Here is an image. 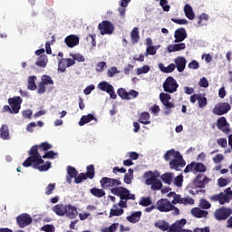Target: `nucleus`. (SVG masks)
I'll return each mask as SVG.
<instances>
[{
    "mask_svg": "<svg viewBox=\"0 0 232 232\" xmlns=\"http://www.w3.org/2000/svg\"><path fill=\"white\" fill-rule=\"evenodd\" d=\"M39 148H42L43 151H48L52 150V144L48 142H42L40 145L33 146L28 151L29 157L23 162L24 168H30L33 166L34 169H38L39 171H48L52 168V162L46 161L44 164V160L41 157L39 153ZM41 164H44L41 166Z\"/></svg>",
    "mask_w": 232,
    "mask_h": 232,
    "instance_id": "f257e3e1",
    "label": "nucleus"
},
{
    "mask_svg": "<svg viewBox=\"0 0 232 232\" xmlns=\"http://www.w3.org/2000/svg\"><path fill=\"white\" fill-rule=\"evenodd\" d=\"M163 159H165L167 161L170 160L169 168L170 169H175V171H181L182 168L186 166V160H184L182 154L175 150V149L167 150L163 156Z\"/></svg>",
    "mask_w": 232,
    "mask_h": 232,
    "instance_id": "f03ea898",
    "label": "nucleus"
},
{
    "mask_svg": "<svg viewBox=\"0 0 232 232\" xmlns=\"http://www.w3.org/2000/svg\"><path fill=\"white\" fill-rule=\"evenodd\" d=\"M145 175L146 177H150L146 179L145 184H147V186H151L150 188L153 191H160V189H162V181L157 179L158 177H160V173L157 172L155 174L153 171L150 170L146 172Z\"/></svg>",
    "mask_w": 232,
    "mask_h": 232,
    "instance_id": "7ed1b4c3",
    "label": "nucleus"
},
{
    "mask_svg": "<svg viewBox=\"0 0 232 232\" xmlns=\"http://www.w3.org/2000/svg\"><path fill=\"white\" fill-rule=\"evenodd\" d=\"M209 199L211 202H218L220 206H224V204H228L232 200V190L231 188H227L224 192L219 194H216L214 196H210Z\"/></svg>",
    "mask_w": 232,
    "mask_h": 232,
    "instance_id": "20e7f679",
    "label": "nucleus"
},
{
    "mask_svg": "<svg viewBox=\"0 0 232 232\" xmlns=\"http://www.w3.org/2000/svg\"><path fill=\"white\" fill-rule=\"evenodd\" d=\"M111 193L120 198V200H135V194H132L130 189L124 187H116L111 188Z\"/></svg>",
    "mask_w": 232,
    "mask_h": 232,
    "instance_id": "39448f33",
    "label": "nucleus"
},
{
    "mask_svg": "<svg viewBox=\"0 0 232 232\" xmlns=\"http://www.w3.org/2000/svg\"><path fill=\"white\" fill-rule=\"evenodd\" d=\"M206 173L208 171V167L202 162L192 161L190 164L187 165L184 173Z\"/></svg>",
    "mask_w": 232,
    "mask_h": 232,
    "instance_id": "423d86ee",
    "label": "nucleus"
},
{
    "mask_svg": "<svg viewBox=\"0 0 232 232\" xmlns=\"http://www.w3.org/2000/svg\"><path fill=\"white\" fill-rule=\"evenodd\" d=\"M163 90L166 93H175L179 90V83L173 76H169L163 82Z\"/></svg>",
    "mask_w": 232,
    "mask_h": 232,
    "instance_id": "0eeeda50",
    "label": "nucleus"
},
{
    "mask_svg": "<svg viewBox=\"0 0 232 232\" xmlns=\"http://www.w3.org/2000/svg\"><path fill=\"white\" fill-rule=\"evenodd\" d=\"M100 184L102 189H108V188H117V186H121L122 182L121 181V179L103 177L101 179Z\"/></svg>",
    "mask_w": 232,
    "mask_h": 232,
    "instance_id": "6e6552de",
    "label": "nucleus"
},
{
    "mask_svg": "<svg viewBox=\"0 0 232 232\" xmlns=\"http://www.w3.org/2000/svg\"><path fill=\"white\" fill-rule=\"evenodd\" d=\"M160 101L165 106L166 110H169L165 111V115H169L171 109L175 108V103L169 102L171 101V94L166 92L160 93Z\"/></svg>",
    "mask_w": 232,
    "mask_h": 232,
    "instance_id": "1a4fd4ad",
    "label": "nucleus"
},
{
    "mask_svg": "<svg viewBox=\"0 0 232 232\" xmlns=\"http://www.w3.org/2000/svg\"><path fill=\"white\" fill-rule=\"evenodd\" d=\"M156 209L160 213H169L173 209V205L169 199L160 198L156 202Z\"/></svg>",
    "mask_w": 232,
    "mask_h": 232,
    "instance_id": "9d476101",
    "label": "nucleus"
},
{
    "mask_svg": "<svg viewBox=\"0 0 232 232\" xmlns=\"http://www.w3.org/2000/svg\"><path fill=\"white\" fill-rule=\"evenodd\" d=\"M232 215V209L226 207H221L214 212V217L216 220H227Z\"/></svg>",
    "mask_w": 232,
    "mask_h": 232,
    "instance_id": "9b49d317",
    "label": "nucleus"
},
{
    "mask_svg": "<svg viewBox=\"0 0 232 232\" xmlns=\"http://www.w3.org/2000/svg\"><path fill=\"white\" fill-rule=\"evenodd\" d=\"M98 30H100L101 35H111L113 34V31L115 30V26H113V24L108 20L102 21L98 25Z\"/></svg>",
    "mask_w": 232,
    "mask_h": 232,
    "instance_id": "f8f14e48",
    "label": "nucleus"
},
{
    "mask_svg": "<svg viewBox=\"0 0 232 232\" xmlns=\"http://www.w3.org/2000/svg\"><path fill=\"white\" fill-rule=\"evenodd\" d=\"M32 222H34V218H32V216L28 213L20 214L16 218V224L21 229H24V227L30 226Z\"/></svg>",
    "mask_w": 232,
    "mask_h": 232,
    "instance_id": "ddd939ff",
    "label": "nucleus"
},
{
    "mask_svg": "<svg viewBox=\"0 0 232 232\" xmlns=\"http://www.w3.org/2000/svg\"><path fill=\"white\" fill-rule=\"evenodd\" d=\"M117 93L121 99L124 101H130V99H137L139 97V92L130 90L129 92L124 88H119Z\"/></svg>",
    "mask_w": 232,
    "mask_h": 232,
    "instance_id": "4468645a",
    "label": "nucleus"
},
{
    "mask_svg": "<svg viewBox=\"0 0 232 232\" xmlns=\"http://www.w3.org/2000/svg\"><path fill=\"white\" fill-rule=\"evenodd\" d=\"M98 88L102 92H106V93L110 95L111 99H117V94L115 93L113 85L110 84V82L103 81L98 84Z\"/></svg>",
    "mask_w": 232,
    "mask_h": 232,
    "instance_id": "2eb2a0df",
    "label": "nucleus"
},
{
    "mask_svg": "<svg viewBox=\"0 0 232 232\" xmlns=\"http://www.w3.org/2000/svg\"><path fill=\"white\" fill-rule=\"evenodd\" d=\"M230 110L231 105L228 102H220L214 107L212 112L214 115H226Z\"/></svg>",
    "mask_w": 232,
    "mask_h": 232,
    "instance_id": "dca6fc26",
    "label": "nucleus"
},
{
    "mask_svg": "<svg viewBox=\"0 0 232 232\" xmlns=\"http://www.w3.org/2000/svg\"><path fill=\"white\" fill-rule=\"evenodd\" d=\"M8 102L13 110V113H19L21 104L23 103V99L20 96H16L14 98H9Z\"/></svg>",
    "mask_w": 232,
    "mask_h": 232,
    "instance_id": "f3484780",
    "label": "nucleus"
},
{
    "mask_svg": "<svg viewBox=\"0 0 232 232\" xmlns=\"http://www.w3.org/2000/svg\"><path fill=\"white\" fill-rule=\"evenodd\" d=\"M217 126L220 131H223V133H231L230 125L227 122V120H226V117H220L218 119Z\"/></svg>",
    "mask_w": 232,
    "mask_h": 232,
    "instance_id": "a211bd4d",
    "label": "nucleus"
},
{
    "mask_svg": "<svg viewBox=\"0 0 232 232\" xmlns=\"http://www.w3.org/2000/svg\"><path fill=\"white\" fill-rule=\"evenodd\" d=\"M208 182H209V179L204 174H198L194 179V186L196 188H206Z\"/></svg>",
    "mask_w": 232,
    "mask_h": 232,
    "instance_id": "6ab92c4d",
    "label": "nucleus"
},
{
    "mask_svg": "<svg viewBox=\"0 0 232 232\" xmlns=\"http://www.w3.org/2000/svg\"><path fill=\"white\" fill-rule=\"evenodd\" d=\"M188 37V33L184 27L177 29L174 33V43H182Z\"/></svg>",
    "mask_w": 232,
    "mask_h": 232,
    "instance_id": "aec40b11",
    "label": "nucleus"
},
{
    "mask_svg": "<svg viewBox=\"0 0 232 232\" xmlns=\"http://www.w3.org/2000/svg\"><path fill=\"white\" fill-rule=\"evenodd\" d=\"M174 63H175V66H176L178 72H179V73H182V72H184V70H186V64H187L188 61H186L185 57L179 56L174 60Z\"/></svg>",
    "mask_w": 232,
    "mask_h": 232,
    "instance_id": "412c9836",
    "label": "nucleus"
},
{
    "mask_svg": "<svg viewBox=\"0 0 232 232\" xmlns=\"http://www.w3.org/2000/svg\"><path fill=\"white\" fill-rule=\"evenodd\" d=\"M65 44H67L68 48H74L79 44V36L75 34H70L64 39Z\"/></svg>",
    "mask_w": 232,
    "mask_h": 232,
    "instance_id": "4be33fe9",
    "label": "nucleus"
},
{
    "mask_svg": "<svg viewBox=\"0 0 232 232\" xmlns=\"http://www.w3.org/2000/svg\"><path fill=\"white\" fill-rule=\"evenodd\" d=\"M167 50L169 53L180 52L181 50H186V44L180 43V44H169L168 45Z\"/></svg>",
    "mask_w": 232,
    "mask_h": 232,
    "instance_id": "5701e85b",
    "label": "nucleus"
},
{
    "mask_svg": "<svg viewBox=\"0 0 232 232\" xmlns=\"http://www.w3.org/2000/svg\"><path fill=\"white\" fill-rule=\"evenodd\" d=\"M191 215H193V217L196 218H206L208 215H209V212L207 210H202L198 208H194L191 209Z\"/></svg>",
    "mask_w": 232,
    "mask_h": 232,
    "instance_id": "b1692460",
    "label": "nucleus"
},
{
    "mask_svg": "<svg viewBox=\"0 0 232 232\" xmlns=\"http://www.w3.org/2000/svg\"><path fill=\"white\" fill-rule=\"evenodd\" d=\"M76 175H78V172L75 167L68 166L66 177V181L68 182V184H72V179H75Z\"/></svg>",
    "mask_w": 232,
    "mask_h": 232,
    "instance_id": "393cba45",
    "label": "nucleus"
},
{
    "mask_svg": "<svg viewBox=\"0 0 232 232\" xmlns=\"http://www.w3.org/2000/svg\"><path fill=\"white\" fill-rule=\"evenodd\" d=\"M65 209H66L65 215L69 218H75L77 217L78 215L77 208L72 205H65Z\"/></svg>",
    "mask_w": 232,
    "mask_h": 232,
    "instance_id": "a878e982",
    "label": "nucleus"
},
{
    "mask_svg": "<svg viewBox=\"0 0 232 232\" xmlns=\"http://www.w3.org/2000/svg\"><path fill=\"white\" fill-rule=\"evenodd\" d=\"M53 213L58 215V217H64V215H66V205L65 206L63 204L55 205L53 208Z\"/></svg>",
    "mask_w": 232,
    "mask_h": 232,
    "instance_id": "bb28decb",
    "label": "nucleus"
},
{
    "mask_svg": "<svg viewBox=\"0 0 232 232\" xmlns=\"http://www.w3.org/2000/svg\"><path fill=\"white\" fill-rule=\"evenodd\" d=\"M0 139L3 140H10V130H8V125L3 124L0 128Z\"/></svg>",
    "mask_w": 232,
    "mask_h": 232,
    "instance_id": "cd10ccee",
    "label": "nucleus"
},
{
    "mask_svg": "<svg viewBox=\"0 0 232 232\" xmlns=\"http://www.w3.org/2000/svg\"><path fill=\"white\" fill-rule=\"evenodd\" d=\"M92 121L97 122V118H95L93 114L83 115L79 121V126H84V124H88V122H92Z\"/></svg>",
    "mask_w": 232,
    "mask_h": 232,
    "instance_id": "c85d7f7f",
    "label": "nucleus"
},
{
    "mask_svg": "<svg viewBox=\"0 0 232 232\" xmlns=\"http://www.w3.org/2000/svg\"><path fill=\"white\" fill-rule=\"evenodd\" d=\"M140 217H142L141 211H136L132 213L130 216L127 217L128 222H130L131 224H137L140 220Z\"/></svg>",
    "mask_w": 232,
    "mask_h": 232,
    "instance_id": "c756f323",
    "label": "nucleus"
},
{
    "mask_svg": "<svg viewBox=\"0 0 232 232\" xmlns=\"http://www.w3.org/2000/svg\"><path fill=\"white\" fill-rule=\"evenodd\" d=\"M184 12H185L186 17L189 21H193V19H195V12H193V7H191V5H189V4L185 5Z\"/></svg>",
    "mask_w": 232,
    "mask_h": 232,
    "instance_id": "7c9ffc66",
    "label": "nucleus"
},
{
    "mask_svg": "<svg viewBox=\"0 0 232 232\" xmlns=\"http://www.w3.org/2000/svg\"><path fill=\"white\" fill-rule=\"evenodd\" d=\"M159 68L163 73H173L175 72V63H170L169 66H164V63H159Z\"/></svg>",
    "mask_w": 232,
    "mask_h": 232,
    "instance_id": "2f4dec72",
    "label": "nucleus"
},
{
    "mask_svg": "<svg viewBox=\"0 0 232 232\" xmlns=\"http://www.w3.org/2000/svg\"><path fill=\"white\" fill-rule=\"evenodd\" d=\"M130 39L132 41V44H137L139 41H140V34H139V27H134L130 32Z\"/></svg>",
    "mask_w": 232,
    "mask_h": 232,
    "instance_id": "473e14b6",
    "label": "nucleus"
},
{
    "mask_svg": "<svg viewBox=\"0 0 232 232\" xmlns=\"http://www.w3.org/2000/svg\"><path fill=\"white\" fill-rule=\"evenodd\" d=\"M91 195L97 198H102L106 195V192L102 188H92L90 189Z\"/></svg>",
    "mask_w": 232,
    "mask_h": 232,
    "instance_id": "72a5a7b5",
    "label": "nucleus"
},
{
    "mask_svg": "<svg viewBox=\"0 0 232 232\" xmlns=\"http://www.w3.org/2000/svg\"><path fill=\"white\" fill-rule=\"evenodd\" d=\"M121 215H124V209L117 208V205H113V208H111L109 214L110 218H111L112 217H121Z\"/></svg>",
    "mask_w": 232,
    "mask_h": 232,
    "instance_id": "f704fd0d",
    "label": "nucleus"
},
{
    "mask_svg": "<svg viewBox=\"0 0 232 232\" xmlns=\"http://www.w3.org/2000/svg\"><path fill=\"white\" fill-rule=\"evenodd\" d=\"M35 64L40 68H46V64H48V57L45 54L40 55L36 60Z\"/></svg>",
    "mask_w": 232,
    "mask_h": 232,
    "instance_id": "c9c22d12",
    "label": "nucleus"
},
{
    "mask_svg": "<svg viewBox=\"0 0 232 232\" xmlns=\"http://www.w3.org/2000/svg\"><path fill=\"white\" fill-rule=\"evenodd\" d=\"M37 80V76H29L27 82V88L28 90H31V92H35L37 90V85L35 84V81Z\"/></svg>",
    "mask_w": 232,
    "mask_h": 232,
    "instance_id": "e433bc0d",
    "label": "nucleus"
},
{
    "mask_svg": "<svg viewBox=\"0 0 232 232\" xmlns=\"http://www.w3.org/2000/svg\"><path fill=\"white\" fill-rule=\"evenodd\" d=\"M161 180L164 182V184H168L169 186L171 185V182H173V173L171 172H166L161 175Z\"/></svg>",
    "mask_w": 232,
    "mask_h": 232,
    "instance_id": "4c0bfd02",
    "label": "nucleus"
},
{
    "mask_svg": "<svg viewBox=\"0 0 232 232\" xmlns=\"http://www.w3.org/2000/svg\"><path fill=\"white\" fill-rule=\"evenodd\" d=\"M84 174L86 179H90L91 180L95 178V166L93 165L87 166L86 173Z\"/></svg>",
    "mask_w": 232,
    "mask_h": 232,
    "instance_id": "58836bf2",
    "label": "nucleus"
},
{
    "mask_svg": "<svg viewBox=\"0 0 232 232\" xmlns=\"http://www.w3.org/2000/svg\"><path fill=\"white\" fill-rule=\"evenodd\" d=\"M138 122H140V124H150V112H142L140 115V118L138 120Z\"/></svg>",
    "mask_w": 232,
    "mask_h": 232,
    "instance_id": "ea45409f",
    "label": "nucleus"
},
{
    "mask_svg": "<svg viewBox=\"0 0 232 232\" xmlns=\"http://www.w3.org/2000/svg\"><path fill=\"white\" fill-rule=\"evenodd\" d=\"M155 227H158V229H160L161 231H168L169 229V224L164 220H160L154 223Z\"/></svg>",
    "mask_w": 232,
    "mask_h": 232,
    "instance_id": "a19ab883",
    "label": "nucleus"
},
{
    "mask_svg": "<svg viewBox=\"0 0 232 232\" xmlns=\"http://www.w3.org/2000/svg\"><path fill=\"white\" fill-rule=\"evenodd\" d=\"M168 232H191V230L182 229L180 228V226L175 222L170 227H169Z\"/></svg>",
    "mask_w": 232,
    "mask_h": 232,
    "instance_id": "79ce46f5",
    "label": "nucleus"
},
{
    "mask_svg": "<svg viewBox=\"0 0 232 232\" xmlns=\"http://www.w3.org/2000/svg\"><path fill=\"white\" fill-rule=\"evenodd\" d=\"M198 108H206L208 106V98L206 96L199 94L198 98Z\"/></svg>",
    "mask_w": 232,
    "mask_h": 232,
    "instance_id": "37998d69",
    "label": "nucleus"
},
{
    "mask_svg": "<svg viewBox=\"0 0 232 232\" xmlns=\"http://www.w3.org/2000/svg\"><path fill=\"white\" fill-rule=\"evenodd\" d=\"M140 206L143 208H148V206H151V198L150 197H142L139 202Z\"/></svg>",
    "mask_w": 232,
    "mask_h": 232,
    "instance_id": "c03bdc74",
    "label": "nucleus"
},
{
    "mask_svg": "<svg viewBox=\"0 0 232 232\" xmlns=\"http://www.w3.org/2000/svg\"><path fill=\"white\" fill-rule=\"evenodd\" d=\"M58 72L64 73L66 72V59L62 58L58 62Z\"/></svg>",
    "mask_w": 232,
    "mask_h": 232,
    "instance_id": "a18cd8bd",
    "label": "nucleus"
},
{
    "mask_svg": "<svg viewBox=\"0 0 232 232\" xmlns=\"http://www.w3.org/2000/svg\"><path fill=\"white\" fill-rule=\"evenodd\" d=\"M53 43H55V36L53 35L52 36V41L50 42H46L45 43V52L48 55H52V47L51 44H53Z\"/></svg>",
    "mask_w": 232,
    "mask_h": 232,
    "instance_id": "49530a36",
    "label": "nucleus"
},
{
    "mask_svg": "<svg viewBox=\"0 0 232 232\" xmlns=\"http://www.w3.org/2000/svg\"><path fill=\"white\" fill-rule=\"evenodd\" d=\"M199 208L201 209H209V208H211V203H209V201L207 199L202 198L199 202Z\"/></svg>",
    "mask_w": 232,
    "mask_h": 232,
    "instance_id": "de8ad7c7",
    "label": "nucleus"
},
{
    "mask_svg": "<svg viewBox=\"0 0 232 232\" xmlns=\"http://www.w3.org/2000/svg\"><path fill=\"white\" fill-rule=\"evenodd\" d=\"M87 179L88 178H86V174L82 172L74 178V182L75 184H81V182Z\"/></svg>",
    "mask_w": 232,
    "mask_h": 232,
    "instance_id": "09e8293b",
    "label": "nucleus"
},
{
    "mask_svg": "<svg viewBox=\"0 0 232 232\" xmlns=\"http://www.w3.org/2000/svg\"><path fill=\"white\" fill-rule=\"evenodd\" d=\"M180 204H184V206H193V204H195V199H193L192 198H181Z\"/></svg>",
    "mask_w": 232,
    "mask_h": 232,
    "instance_id": "8fccbe9b",
    "label": "nucleus"
},
{
    "mask_svg": "<svg viewBox=\"0 0 232 232\" xmlns=\"http://www.w3.org/2000/svg\"><path fill=\"white\" fill-rule=\"evenodd\" d=\"M71 57H72L73 61H77L78 63H84V61H86L84 56L81 53L71 54Z\"/></svg>",
    "mask_w": 232,
    "mask_h": 232,
    "instance_id": "3c124183",
    "label": "nucleus"
},
{
    "mask_svg": "<svg viewBox=\"0 0 232 232\" xmlns=\"http://www.w3.org/2000/svg\"><path fill=\"white\" fill-rule=\"evenodd\" d=\"M116 73H121V72H119L115 66L111 67V69L107 71L108 77H115Z\"/></svg>",
    "mask_w": 232,
    "mask_h": 232,
    "instance_id": "603ef678",
    "label": "nucleus"
},
{
    "mask_svg": "<svg viewBox=\"0 0 232 232\" xmlns=\"http://www.w3.org/2000/svg\"><path fill=\"white\" fill-rule=\"evenodd\" d=\"M42 83H44L45 86L48 84H53V80L48 75H44L42 77Z\"/></svg>",
    "mask_w": 232,
    "mask_h": 232,
    "instance_id": "864d4df0",
    "label": "nucleus"
},
{
    "mask_svg": "<svg viewBox=\"0 0 232 232\" xmlns=\"http://www.w3.org/2000/svg\"><path fill=\"white\" fill-rule=\"evenodd\" d=\"M148 72H150V65H143L137 69V75H142V73H148Z\"/></svg>",
    "mask_w": 232,
    "mask_h": 232,
    "instance_id": "5fc2aeb1",
    "label": "nucleus"
},
{
    "mask_svg": "<svg viewBox=\"0 0 232 232\" xmlns=\"http://www.w3.org/2000/svg\"><path fill=\"white\" fill-rule=\"evenodd\" d=\"M55 189V183H50L46 188H45V195H52L53 193V190Z\"/></svg>",
    "mask_w": 232,
    "mask_h": 232,
    "instance_id": "6e6d98bb",
    "label": "nucleus"
},
{
    "mask_svg": "<svg viewBox=\"0 0 232 232\" xmlns=\"http://www.w3.org/2000/svg\"><path fill=\"white\" fill-rule=\"evenodd\" d=\"M182 182H184V179H183L182 175L177 176L174 179V184L178 188H181L182 187Z\"/></svg>",
    "mask_w": 232,
    "mask_h": 232,
    "instance_id": "4d7b16f0",
    "label": "nucleus"
},
{
    "mask_svg": "<svg viewBox=\"0 0 232 232\" xmlns=\"http://www.w3.org/2000/svg\"><path fill=\"white\" fill-rule=\"evenodd\" d=\"M208 19H209V15L206 14V13L201 14L198 20V26H202V21H208Z\"/></svg>",
    "mask_w": 232,
    "mask_h": 232,
    "instance_id": "13d9d810",
    "label": "nucleus"
},
{
    "mask_svg": "<svg viewBox=\"0 0 232 232\" xmlns=\"http://www.w3.org/2000/svg\"><path fill=\"white\" fill-rule=\"evenodd\" d=\"M160 5L164 12H169V5H168V0H160Z\"/></svg>",
    "mask_w": 232,
    "mask_h": 232,
    "instance_id": "bf43d9fd",
    "label": "nucleus"
},
{
    "mask_svg": "<svg viewBox=\"0 0 232 232\" xmlns=\"http://www.w3.org/2000/svg\"><path fill=\"white\" fill-rule=\"evenodd\" d=\"M188 68L190 70H198V68H200V64L197 62V60H192L189 63H188Z\"/></svg>",
    "mask_w": 232,
    "mask_h": 232,
    "instance_id": "052dcab7",
    "label": "nucleus"
},
{
    "mask_svg": "<svg viewBox=\"0 0 232 232\" xmlns=\"http://www.w3.org/2000/svg\"><path fill=\"white\" fill-rule=\"evenodd\" d=\"M55 156H57V153H55L53 150H48L44 153L43 159H55Z\"/></svg>",
    "mask_w": 232,
    "mask_h": 232,
    "instance_id": "680f3d73",
    "label": "nucleus"
},
{
    "mask_svg": "<svg viewBox=\"0 0 232 232\" xmlns=\"http://www.w3.org/2000/svg\"><path fill=\"white\" fill-rule=\"evenodd\" d=\"M119 227V223H113L109 227L105 228L103 232H115Z\"/></svg>",
    "mask_w": 232,
    "mask_h": 232,
    "instance_id": "e2e57ef3",
    "label": "nucleus"
},
{
    "mask_svg": "<svg viewBox=\"0 0 232 232\" xmlns=\"http://www.w3.org/2000/svg\"><path fill=\"white\" fill-rule=\"evenodd\" d=\"M147 55H155L157 53V47L155 46H150L146 49Z\"/></svg>",
    "mask_w": 232,
    "mask_h": 232,
    "instance_id": "0e129e2a",
    "label": "nucleus"
},
{
    "mask_svg": "<svg viewBox=\"0 0 232 232\" xmlns=\"http://www.w3.org/2000/svg\"><path fill=\"white\" fill-rule=\"evenodd\" d=\"M198 84L200 88H208L209 86V82H208V79L206 77H203L200 79Z\"/></svg>",
    "mask_w": 232,
    "mask_h": 232,
    "instance_id": "69168bd1",
    "label": "nucleus"
},
{
    "mask_svg": "<svg viewBox=\"0 0 232 232\" xmlns=\"http://www.w3.org/2000/svg\"><path fill=\"white\" fill-rule=\"evenodd\" d=\"M106 62H100L96 64V72H102L106 68Z\"/></svg>",
    "mask_w": 232,
    "mask_h": 232,
    "instance_id": "338daca9",
    "label": "nucleus"
},
{
    "mask_svg": "<svg viewBox=\"0 0 232 232\" xmlns=\"http://www.w3.org/2000/svg\"><path fill=\"white\" fill-rule=\"evenodd\" d=\"M42 231L53 232V225H45V226L42 227Z\"/></svg>",
    "mask_w": 232,
    "mask_h": 232,
    "instance_id": "774afa93",
    "label": "nucleus"
}]
</instances>
